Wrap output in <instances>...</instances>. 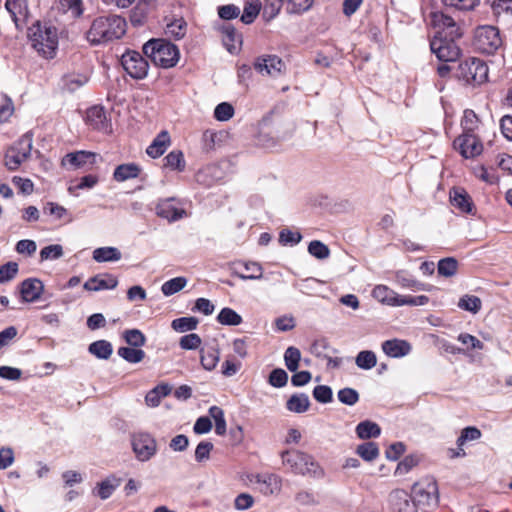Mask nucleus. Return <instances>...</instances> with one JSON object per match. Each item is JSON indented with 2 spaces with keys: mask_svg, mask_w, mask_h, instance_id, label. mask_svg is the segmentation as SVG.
<instances>
[{
  "mask_svg": "<svg viewBox=\"0 0 512 512\" xmlns=\"http://www.w3.org/2000/svg\"><path fill=\"white\" fill-rule=\"evenodd\" d=\"M28 40L31 47L44 59H53L56 56L59 36L54 25L37 21L28 29Z\"/></svg>",
  "mask_w": 512,
  "mask_h": 512,
  "instance_id": "nucleus-1",
  "label": "nucleus"
},
{
  "mask_svg": "<svg viewBox=\"0 0 512 512\" xmlns=\"http://www.w3.org/2000/svg\"><path fill=\"white\" fill-rule=\"evenodd\" d=\"M126 21L118 15L96 18L87 32V39L92 44H100L121 38L126 32Z\"/></svg>",
  "mask_w": 512,
  "mask_h": 512,
  "instance_id": "nucleus-2",
  "label": "nucleus"
},
{
  "mask_svg": "<svg viewBox=\"0 0 512 512\" xmlns=\"http://www.w3.org/2000/svg\"><path fill=\"white\" fill-rule=\"evenodd\" d=\"M143 53L150 58L155 65L170 68L179 60V50L176 45L165 39H151L143 46Z\"/></svg>",
  "mask_w": 512,
  "mask_h": 512,
  "instance_id": "nucleus-3",
  "label": "nucleus"
},
{
  "mask_svg": "<svg viewBox=\"0 0 512 512\" xmlns=\"http://www.w3.org/2000/svg\"><path fill=\"white\" fill-rule=\"evenodd\" d=\"M282 462L296 474L321 476L323 474L320 466L313 457L299 450H287L281 454Z\"/></svg>",
  "mask_w": 512,
  "mask_h": 512,
  "instance_id": "nucleus-4",
  "label": "nucleus"
},
{
  "mask_svg": "<svg viewBox=\"0 0 512 512\" xmlns=\"http://www.w3.org/2000/svg\"><path fill=\"white\" fill-rule=\"evenodd\" d=\"M473 46L480 53L494 54L502 46L498 28L490 25L478 27L474 33Z\"/></svg>",
  "mask_w": 512,
  "mask_h": 512,
  "instance_id": "nucleus-5",
  "label": "nucleus"
},
{
  "mask_svg": "<svg viewBox=\"0 0 512 512\" xmlns=\"http://www.w3.org/2000/svg\"><path fill=\"white\" fill-rule=\"evenodd\" d=\"M457 75L468 84L480 85L488 79V66L479 58H469L459 64Z\"/></svg>",
  "mask_w": 512,
  "mask_h": 512,
  "instance_id": "nucleus-6",
  "label": "nucleus"
},
{
  "mask_svg": "<svg viewBox=\"0 0 512 512\" xmlns=\"http://www.w3.org/2000/svg\"><path fill=\"white\" fill-rule=\"evenodd\" d=\"M155 214L173 223L188 217L185 201L176 197L160 198L155 205Z\"/></svg>",
  "mask_w": 512,
  "mask_h": 512,
  "instance_id": "nucleus-7",
  "label": "nucleus"
},
{
  "mask_svg": "<svg viewBox=\"0 0 512 512\" xmlns=\"http://www.w3.org/2000/svg\"><path fill=\"white\" fill-rule=\"evenodd\" d=\"M431 25L438 28L434 37H441L456 43L463 35L462 28L454 21V19L441 11L430 13Z\"/></svg>",
  "mask_w": 512,
  "mask_h": 512,
  "instance_id": "nucleus-8",
  "label": "nucleus"
},
{
  "mask_svg": "<svg viewBox=\"0 0 512 512\" xmlns=\"http://www.w3.org/2000/svg\"><path fill=\"white\" fill-rule=\"evenodd\" d=\"M32 142V136L26 133L6 151L5 166L9 170L14 171L18 169L30 157Z\"/></svg>",
  "mask_w": 512,
  "mask_h": 512,
  "instance_id": "nucleus-9",
  "label": "nucleus"
},
{
  "mask_svg": "<svg viewBox=\"0 0 512 512\" xmlns=\"http://www.w3.org/2000/svg\"><path fill=\"white\" fill-rule=\"evenodd\" d=\"M121 65L134 79H143L148 74L149 64L137 51L129 50L121 56Z\"/></svg>",
  "mask_w": 512,
  "mask_h": 512,
  "instance_id": "nucleus-10",
  "label": "nucleus"
},
{
  "mask_svg": "<svg viewBox=\"0 0 512 512\" xmlns=\"http://www.w3.org/2000/svg\"><path fill=\"white\" fill-rule=\"evenodd\" d=\"M131 445L136 458L145 462L157 452V443L149 433L139 432L132 435Z\"/></svg>",
  "mask_w": 512,
  "mask_h": 512,
  "instance_id": "nucleus-11",
  "label": "nucleus"
},
{
  "mask_svg": "<svg viewBox=\"0 0 512 512\" xmlns=\"http://www.w3.org/2000/svg\"><path fill=\"white\" fill-rule=\"evenodd\" d=\"M430 48L437 58L443 62H454L461 53L456 43L441 37H434L430 41Z\"/></svg>",
  "mask_w": 512,
  "mask_h": 512,
  "instance_id": "nucleus-12",
  "label": "nucleus"
},
{
  "mask_svg": "<svg viewBox=\"0 0 512 512\" xmlns=\"http://www.w3.org/2000/svg\"><path fill=\"white\" fill-rule=\"evenodd\" d=\"M454 147L465 158H473L481 154L482 143L473 133H462L454 140Z\"/></svg>",
  "mask_w": 512,
  "mask_h": 512,
  "instance_id": "nucleus-13",
  "label": "nucleus"
},
{
  "mask_svg": "<svg viewBox=\"0 0 512 512\" xmlns=\"http://www.w3.org/2000/svg\"><path fill=\"white\" fill-rule=\"evenodd\" d=\"M98 155L89 151H76L66 154L61 161V165L67 169H79L86 165L92 167L97 162Z\"/></svg>",
  "mask_w": 512,
  "mask_h": 512,
  "instance_id": "nucleus-14",
  "label": "nucleus"
},
{
  "mask_svg": "<svg viewBox=\"0 0 512 512\" xmlns=\"http://www.w3.org/2000/svg\"><path fill=\"white\" fill-rule=\"evenodd\" d=\"M285 65L276 55L260 56L254 62V69L261 75L277 77L281 74Z\"/></svg>",
  "mask_w": 512,
  "mask_h": 512,
  "instance_id": "nucleus-15",
  "label": "nucleus"
},
{
  "mask_svg": "<svg viewBox=\"0 0 512 512\" xmlns=\"http://www.w3.org/2000/svg\"><path fill=\"white\" fill-rule=\"evenodd\" d=\"M44 284L38 278H28L20 284V294L24 302L32 303L40 299Z\"/></svg>",
  "mask_w": 512,
  "mask_h": 512,
  "instance_id": "nucleus-16",
  "label": "nucleus"
},
{
  "mask_svg": "<svg viewBox=\"0 0 512 512\" xmlns=\"http://www.w3.org/2000/svg\"><path fill=\"white\" fill-rule=\"evenodd\" d=\"M430 491H425L421 488L414 489V496L411 497L412 509L416 512L418 510L425 511L427 507H430L432 503L437 501L435 493L437 491L436 484L429 485Z\"/></svg>",
  "mask_w": 512,
  "mask_h": 512,
  "instance_id": "nucleus-17",
  "label": "nucleus"
},
{
  "mask_svg": "<svg viewBox=\"0 0 512 512\" xmlns=\"http://www.w3.org/2000/svg\"><path fill=\"white\" fill-rule=\"evenodd\" d=\"M86 123L95 130L110 132L111 125L101 106H93L86 112Z\"/></svg>",
  "mask_w": 512,
  "mask_h": 512,
  "instance_id": "nucleus-18",
  "label": "nucleus"
},
{
  "mask_svg": "<svg viewBox=\"0 0 512 512\" xmlns=\"http://www.w3.org/2000/svg\"><path fill=\"white\" fill-rule=\"evenodd\" d=\"M5 7L17 28L25 24L29 14L27 0H6Z\"/></svg>",
  "mask_w": 512,
  "mask_h": 512,
  "instance_id": "nucleus-19",
  "label": "nucleus"
},
{
  "mask_svg": "<svg viewBox=\"0 0 512 512\" xmlns=\"http://www.w3.org/2000/svg\"><path fill=\"white\" fill-rule=\"evenodd\" d=\"M118 285V280L111 274H98L89 278L83 285L87 291H101L114 289Z\"/></svg>",
  "mask_w": 512,
  "mask_h": 512,
  "instance_id": "nucleus-20",
  "label": "nucleus"
},
{
  "mask_svg": "<svg viewBox=\"0 0 512 512\" xmlns=\"http://www.w3.org/2000/svg\"><path fill=\"white\" fill-rule=\"evenodd\" d=\"M450 201L453 207L461 212L472 214L474 205L471 197L462 188H453L450 192Z\"/></svg>",
  "mask_w": 512,
  "mask_h": 512,
  "instance_id": "nucleus-21",
  "label": "nucleus"
},
{
  "mask_svg": "<svg viewBox=\"0 0 512 512\" xmlns=\"http://www.w3.org/2000/svg\"><path fill=\"white\" fill-rule=\"evenodd\" d=\"M121 479L115 475H110L101 482L97 483L92 490V494L102 500L108 499L113 492L120 486Z\"/></svg>",
  "mask_w": 512,
  "mask_h": 512,
  "instance_id": "nucleus-22",
  "label": "nucleus"
},
{
  "mask_svg": "<svg viewBox=\"0 0 512 512\" xmlns=\"http://www.w3.org/2000/svg\"><path fill=\"white\" fill-rule=\"evenodd\" d=\"M257 488L263 494H274L281 489V479L275 474H261L256 476Z\"/></svg>",
  "mask_w": 512,
  "mask_h": 512,
  "instance_id": "nucleus-23",
  "label": "nucleus"
},
{
  "mask_svg": "<svg viewBox=\"0 0 512 512\" xmlns=\"http://www.w3.org/2000/svg\"><path fill=\"white\" fill-rule=\"evenodd\" d=\"M382 350L389 357L399 358L409 354L411 345L405 340H386L382 343Z\"/></svg>",
  "mask_w": 512,
  "mask_h": 512,
  "instance_id": "nucleus-24",
  "label": "nucleus"
},
{
  "mask_svg": "<svg viewBox=\"0 0 512 512\" xmlns=\"http://www.w3.org/2000/svg\"><path fill=\"white\" fill-rule=\"evenodd\" d=\"M391 509L394 512H407L412 510L410 495L404 490H394L389 495Z\"/></svg>",
  "mask_w": 512,
  "mask_h": 512,
  "instance_id": "nucleus-25",
  "label": "nucleus"
},
{
  "mask_svg": "<svg viewBox=\"0 0 512 512\" xmlns=\"http://www.w3.org/2000/svg\"><path fill=\"white\" fill-rule=\"evenodd\" d=\"M170 144V136L167 131H162L147 147L146 153L152 158H158L164 154Z\"/></svg>",
  "mask_w": 512,
  "mask_h": 512,
  "instance_id": "nucleus-26",
  "label": "nucleus"
},
{
  "mask_svg": "<svg viewBox=\"0 0 512 512\" xmlns=\"http://www.w3.org/2000/svg\"><path fill=\"white\" fill-rule=\"evenodd\" d=\"M140 172L141 168L135 163L121 164L114 170L113 178L117 182H124L129 179L137 178Z\"/></svg>",
  "mask_w": 512,
  "mask_h": 512,
  "instance_id": "nucleus-27",
  "label": "nucleus"
},
{
  "mask_svg": "<svg viewBox=\"0 0 512 512\" xmlns=\"http://www.w3.org/2000/svg\"><path fill=\"white\" fill-rule=\"evenodd\" d=\"M171 386L168 384H159L150 390L145 396V402L149 407L159 406L161 399L171 393Z\"/></svg>",
  "mask_w": 512,
  "mask_h": 512,
  "instance_id": "nucleus-28",
  "label": "nucleus"
},
{
  "mask_svg": "<svg viewBox=\"0 0 512 512\" xmlns=\"http://www.w3.org/2000/svg\"><path fill=\"white\" fill-rule=\"evenodd\" d=\"M310 407L309 397L304 393L293 394L286 402V408L290 412L304 413Z\"/></svg>",
  "mask_w": 512,
  "mask_h": 512,
  "instance_id": "nucleus-29",
  "label": "nucleus"
},
{
  "mask_svg": "<svg viewBox=\"0 0 512 512\" xmlns=\"http://www.w3.org/2000/svg\"><path fill=\"white\" fill-rule=\"evenodd\" d=\"M187 32V23L183 18H175L166 23L165 34L175 40L182 39Z\"/></svg>",
  "mask_w": 512,
  "mask_h": 512,
  "instance_id": "nucleus-30",
  "label": "nucleus"
},
{
  "mask_svg": "<svg viewBox=\"0 0 512 512\" xmlns=\"http://www.w3.org/2000/svg\"><path fill=\"white\" fill-rule=\"evenodd\" d=\"M122 257L120 250L116 247H100L93 251V259L96 262H115Z\"/></svg>",
  "mask_w": 512,
  "mask_h": 512,
  "instance_id": "nucleus-31",
  "label": "nucleus"
},
{
  "mask_svg": "<svg viewBox=\"0 0 512 512\" xmlns=\"http://www.w3.org/2000/svg\"><path fill=\"white\" fill-rule=\"evenodd\" d=\"M397 293L385 285H377L372 290V296L377 301L389 305L395 306L397 300Z\"/></svg>",
  "mask_w": 512,
  "mask_h": 512,
  "instance_id": "nucleus-32",
  "label": "nucleus"
},
{
  "mask_svg": "<svg viewBox=\"0 0 512 512\" xmlns=\"http://www.w3.org/2000/svg\"><path fill=\"white\" fill-rule=\"evenodd\" d=\"M355 431L360 439L376 438L381 433L379 425L369 420L360 422L356 426Z\"/></svg>",
  "mask_w": 512,
  "mask_h": 512,
  "instance_id": "nucleus-33",
  "label": "nucleus"
},
{
  "mask_svg": "<svg viewBox=\"0 0 512 512\" xmlns=\"http://www.w3.org/2000/svg\"><path fill=\"white\" fill-rule=\"evenodd\" d=\"M481 437V431L476 427H466L462 430L461 435L457 439L459 451L455 452L453 457H461L465 455L462 447L467 441L477 440Z\"/></svg>",
  "mask_w": 512,
  "mask_h": 512,
  "instance_id": "nucleus-34",
  "label": "nucleus"
},
{
  "mask_svg": "<svg viewBox=\"0 0 512 512\" xmlns=\"http://www.w3.org/2000/svg\"><path fill=\"white\" fill-rule=\"evenodd\" d=\"M151 8L150 0H139L136 6L131 11L130 20L133 25H141Z\"/></svg>",
  "mask_w": 512,
  "mask_h": 512,
  "instance_id": "nucleus-35",
  "label": "nucleus"
},
{
  "mask_svg": "<svg viewBox=\"0 0 512 512\" xmlns=\"http://www.w3.org/2000/svg\"><path fill=\"white\" fill-rule=\"evenodd\" d=\"M356 453L364 461L372 462L379 457L380 451L376 443L369 441L360 444Z\"/></svg>",
  "mask_w": 512,
  "mask_h": 512,
  "instance_id": "nucleus-36",
  "label": "nucleus"
},
{
  "mask_svg": "<svg viewBox=\"0 0 512 512\" xmlns=\"http://www.w3.org/2000/svg\"><path fill=\"white\" fill-rule=\"evenodd\" d=\"M457 305L461 310L477 314L481 310L482 301L478 296L466 294L459 299Z\"/></svg>",
  "mask_w": 512,
  "mask_h": 512,
  "instance_id": "nucleus-37",
  "label": "nucleus"
},
{
  "mask_svg": "<svg viewBox=\"0 0 512 512\" xmlns=\"http://www.w3.org/2000/svg\"><path fill=\"white\" fill-rule=\"evenodd\" d=\"M88 350L97 358L105 360L108 359L113 352L111 343L106 340H98L91 343Z\"/></svg>",
  "mask_w": 512,
  "mask_h": 512,
  "instance_id": "nucleus-38",
  "label": "nucleus"
},
{
  "mask_svg": "<svg viewBox=\"0 0 512 512\" xmlns=\"http://www.w3.org/2000/svg\"><path fill=\"white\" fill-rule=\"evenodd\" d=\"M220 359V352L217 348L211 347L202 349L201 351V364L206 370H213Z\"/></svg>",
  "mask_w": 512,
  "mask_h": 512,
  "instance_id": "nucleus-39",
  "label": "nucleus"
},
{
  "mask_svg": "<svg viewBox=\"0 0 512 512\" xmlns=\"http://www.w3.org/2000/svg\"><path fill=\"white\" fill-rule=\"evenodd\" d=\"M222 32L224 45L230 53H233L237 49L236 43H241V35L237 34L231 25H225Z\"/></svg>",
  "mask_w": 512,
  "mask_h": 512,
  "instance_id": "nucleus-40",
  "label": "nucleus"
},
{
  "mask_svg": "<svg viewBox=\"0 0 512 512\" xmlns=\"http://www.w3.org/2000/svg\"><path fill=\"white\" fill-rule=\"evenodd\" d=\"M217 321L222 325L237 326L242 323V317L235 310L225 307L219 312Z\"/></svg>",
  "mask_w": 512,
  "mask_h": 512,
  "instance_id": "nucleus-41",
  "label": "nucleus"
},
{
  "mask_svg": "<svg viewBox=\"0 0 512 512\" xmlns=\"http://www.w3.org/2000/svg\"><path fill=\"white\" fill-rule=\"evenodd\" d=\"M118 355L129 363H139L145 357V352L135 347H120Z\"/></svg>",
  "mask_w": 512,
  "mask_h": 512,
  "instance_id": "nucleus-42",
  "label": "nucleus"
},
{
  "mask_svg": "<svg viewBox=\"0 0 512 512\" xmlns=\"http://www.w3.org/2000/svg\"><path fill=\"white\" fill-rule=\"evenodd\" d=\"M438 274L444 277H452L457 273L458 261L453 257L443 258L438 262Z\"/></svg>",
  "mask_w": 512,
  "mask_h": 512,
  "instance_id": "nucleus-43",
  "label": "nucleus"
},
{
  "mask_svg": "<svg viewBox=\"0 0 512 512\" xmlns=\"http://www.w3.org/2000/svg\"><path fill=\"white\" fill-rule=\"evenodd\" d=\"M209 415L215 422V432L217 435H224L226 433V420L224 411L218 406H212L209 409Z\"/></svg>",
  "mask_w": 512,
  "mask_h": 512,
  "instance_id": "nucleus-44",
  "label": "nucleus"
},
{
  "mask_svg": "<svg viewBox=\"0 0 512 512\" xmlns=\"http://www.w3.org/2000/svg\"><path fill=\"white\" fill-rule=\"evenodd\" d=\"M165 166L171 170L183 171L185 169V160L183 153L179 150L171 151L165 158Z\"/></svg>",
  "mask_w": 512,
  "mask_h": 512,
  "instance_id": "nucleus-45",
  "label": "nucleus"
},
{
  "mask_svg": "<svg viewBox=\"0 0 512 512\" xmlns=\"http://www.w3.org/2000/svg\"><path fill=\"white\" fill-rule=\"evenodd\" d=\"M187 284V279L184 277H175L166 281L162 287L161 291L165 296H171L179 291H181Z\"/></svg>",
  "mask_w": 512,
  "mask_h": 512,
  "instance_id": "nucleus-46",
  "label": "nucleus"
},
{
  "mask_svg": "<svg viewBox=\"0 0 512 512\" xmlns=\"http://www.w3.org/2000/svg\"><path fill=\"white\" fill-rule=\"evenodd\" d=\"M199 321L195 317H181L174 319L171 323L172 328L180 333L192 331L197 328Z\"/></svg>",
  "mask_w": 512,
  "mask_h": 512,
  "instance_id": "nucleus-47",
  "label": "nucleus"
},
{
  "mask_svg": "<svg viewBox=\"0 0 512 512\" xmlns=\"http://www.w3.org/2000/svg\"><path fill=\"white\" fill-rule=\"evenodd\" d=\"M300 359L301 352L298 348L290 346L286 349L284 354V361L289 371L295 372L298 369Z\"/></svg>",
  "mask_w": 512,
  "mask_h": 512,
  "instance_id": "nucleus-48",
  "label": "nucleus"
},
{
  "mask_svg": "<svg viewBox=\"0 0 512 512\" xmlns=\"http://www.w3.org/2000/svg\"><path fill=\"white\" fill-rule=\"evenodd\" d=\"M308 252L319 260L327 259L330 256L329 247L319 240H313L309 243Z\"/></svg>",
  "mask_w": 512,
  "mask_h": 512,
  "instance_id": "nucleus-49",
  "label": "nucleus"
},
{
  "mask_svg": "<svg viewBox=\"0 0 512 512\" xmlns=\"http://www.w3.org/2000/svg\"><path fill=\"white\" fill-rule=\"evenodd\" d=\"M429 298L425 295L411 296V295H397L395 306H423L426 305Z\"/></svg>",
  "mask_w": 512,
  "mask_h": 512,
  "instance_id": "nucleus-50",
  "label": "nucleus"
},
{
  "mask_svg": "<svg viewBox=\"0 0 512 512\" xmlns=\"http://www.w3.org/2000/svg\"><path fill=\"white\" fill-rule=\"evenodd\" d=\"M355 362L359 368L369 370L376 365L377 358L374 352L365 350L357 355Z\"/></svg>",
  "mask_w": 512,
  "mask_h": 512,
  "instance_id": "nucleus-51",
  "label": "nucleus"
},
{
  "mask_svg": "<svg viewBox=\"0 0 512 512\" xmlns=\"http://www.w3.org/2000/svg\"><path fill=\"white\" fill-rule=\"evenodd\" d=\"M124 339L130 346L135 348L142 347L146 343L145 335L138 329L126 330Z\"/></svg>",
  "mask_w": 512,
  "mask_h": 512,
  "instance_id": "nucleus-52",
  "label": "nucleus"
},
{
  "mask_svg": "<svg viewBox=\"0 0 512 512\" xmlns=\"http://www.w3.org/2000/svg\"><path fill=\"white\" fill-rule=\"evenodd\" d=\"M14 113V104L12 99L6 94L1 95V103H0V123H4L9 120V118Z\"/></svg>",
  "mask_w": 512,
  "mask_h": 512,
  "instance_id": "nucleus-53",
  "label": "nucleus"
},
{
  "mask_svg": "<svg viewBox=\"0 0 512 512\" xmlns=\"http://www.w3.org/2000/svg\"><path fill=\"white\" fill-rule=\"evenodd\" d=\"M457 340L466 346L467 351L484 349L483 342L469 333H460Z\"/></svg>",
  "mask_w": 512,
  "mask_h": 512,
  "instance_id": "nucleus-54",
  "label": "nucleus"
},
{
  "mask_svg": "<svg viewBox=\"0 0 512 512\" xmlns=\"http://www.w3.org/2000/svg\"><path fill=\"white\" fill-rule=\"evenodd\" d=\"M339 401L345 405L353 406L359 401V393L353 388H343L338 391Z\"/></svg>",
  "mask_w": 512,
  "mask_h": 512,
  "instance_id": "nucleus-55",
  "label": "nucleus"
},
{
  "mask_svg": "<svg viewBox=\"0 0 512 512\" xmlns=\"http://www.w3.org/2000/svg\"><path fill=\"white\" fill-rule=\"evenodd\" d=\"M234 115V108L233 106L228 102H222L218 104L214 110V117L218 121H228L231 119Z\"/></svg>",
  "mask_w": 512,
  "mask_h": 512,
  "instance_id": "nucleus-56",
  "label": "nucleus"
},
{
  "mask_svg": "<svg viewBox=\"0 0 512 512\" xmlns=\"http://www.w3.org/2000/svg\"><path fill=\"white\" fill-rule=\"evenodd\" d=\"M477 125L478 117L475 112L472 110H466L461 121L463 133H473V131L477 128Z\"/></svg>",
  "mask_w": 512,
  "mask_h": 512,
  "instance_id": "nucleus-57",
  "label": "nucleus"
},
{
  "mask_svg": "<svg viewBox=\"0 0 512 512\" xmlns=\"http://www.w3.org/2000/svg\"><path fill=\"white\" fill-rule=\"evenodd\" d=\"M18 273V264L16 262H8L0 266V283H6L15 278Z\"/></svg>",
  "mask_w": 512,
  "mask_h": 512,
  "instance_id": "nucleus-58",
  "label": "nucleus"
},
{
  "mask_svg": "<svg viewBox=\"0 0 512 512\" xmlns=\"http://www.w3.org/2000/svg\"><path fill=\"white\" fill-rule=\"evenodd\" d=\"M244 268L248 274H238V277L243 280H256L262 278V267L256 262L246 263Z\"/></svg>",
  "mask_w": 512,
  "mask_h": 512,
  "instance_id": "nucleus-59",
  "label": "nucleus"
},
{
  "mask_svg": "<svg viewBox=\"0 0 512 512\" xmlns=\"http://www.w3.org/2000/svg\"><path fill=\"white\" fill-rule=\"evenodd\" d=\"M63 255V248L59 244H53L44 247L40 251V259L41 261L49 260V259H59Z\"/></svg>",
  "mask_w": 512,
  "mask_h": 512,
  "instance_id": "nucleus-60",
  "label": "nucleus"
},
{
  "mask_svg": "<svg viewBox=\"0 0 512 512\" xmlns=\"http://www.w3.org/2000/svg\"><path fill=\"white\" fill-rule=\"evenodd\" d=\"M288 374L281 368L274 369L269 375V383L273 387L281 388L287 384Z\"/></svg>",
  "mask_w": 512,
  "mask_h": 512,
  "instance_id": "nucleus-61",
  "label": "nucleus"
},
{
  "mask_svg": "<svg viewBox=\"0 0 512 512\" xmlns=\"http://www.w3.org/2000/svg\"><path fill=\"white\" fill-rule=\"evenodd\" d=\"M213 450V444L209 441H201L195 450V460L197 462H204L210 458V453Z\"/></svg>",
  "mask_w": 512,
  "mask_h": 512,
  "instance_id": "nucleus-62",
  "label": "nucleus"
},
{
  "mask_svg": "<svg viewBox=\"0 0 512 512\" xmlns=\"http://www.w3.org/2000/svg\"><path fill=\"white\" fill-rule=\"evenodd\" d=\"M313 397L320 403L332 401V389L327 385H318L313 390Z\"/></svg>",
  "mask_w": 512,
  "mask_h": 512,
  "instance_id": "nucleus-63",
  "label": "nucleus"
},
{
  "mask_svg": "<svg viewBox=\"0 0 512 512\" xmlns=\"http://www.w3.org/2000/svg\"><path fill=\"white\" fill-rule=\"evenodd\" d=\"M491 8L495 16H500L503 13L512 14V0H494Z\"/></svg>",
  "mask_w": 512,
  "mask_h": 512,
  "instance_id": "nucleus-64",
  "label": "nucleus"
}]
</instances>
